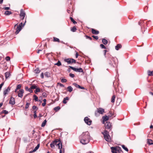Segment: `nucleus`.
Here are the masks:
<instances>
[{"label":"nucleus","mask_w":153,"mask_h":153,"mask_svg":"<svg viewBox=\"0 0 153 153\" xmlns=\"http://www.w3.org/2000/svg\"><path fill=\"white\" fill-rule=\"evenodd\" d=\"M30 104V103L27 102L26 104L25 105V108L26 109H27L28 108L29 105Z\"/></svg>","instance_id":"obj_45"},{"label":"nucleus","mask_w":153,"mask_h":153,"mask_svg":"<svg viewBox=\"0 0 153 153\" xmlns=\"http://www.w3.org/2000/svg\"><path fill=\"white\" fill-rule=\"evenodd\" d=\"M55 145L57 146L58 149H59L60 150H65L64 148L62 147V144L60 140L58 139H56L53 141L50 144L51 147L52 148H54Z\"/></svg>","instance_id":"obj_2"},{"label":"nucleus","mask_w":153,"mask_h":153,"mask_svg":"<svg viewBox=\"0 0 153 153\" xmlns=\"http://www.w3.org/2000/svg\"><path fill=\"white\" fill-rule=\"evenodd\" d=\"M32 108L33 110H37L38 109V107L35 105H33L32 107Z\"/></svg>","instance_id":"obj_43"},{"label":"nucleus","mask_w":153,"mask_h":153,"mask_svg":"<svg viewBox=\"0 0 153 153\" xmlns=\"http://www.w3.org/2000/svg\"><path fill=\"white\" fill-rule=\"evenodd\" d=\"M40 91V89L39 88H36V90L35 91V94H37V93L38 92H39Z\"/></svg>","instance_id":"obj_40"},{"label":"nucleus","mask_w":153,"mask_h":153,"mask_svg":"<svg viewBox=\"0 0 153 153\" xmlns=\"http://www.w3.org/2000/svg\"><path fill=\"white\" fill-rule=\"evenodd\" d=\"M46 122H47V121L46 120H45L42 122V124H46Z\"/></svg>","instance_id":"obj_57"},{"label":"nucleus","mask_w":153,"mask_h":153,"mask_svg":"<svg viewBox=\"0 0 153 153\" xmlns=\"http://www.w3.org/2000/svg\"><path fill=\"white\" fill-rule=\"evenodd\" d=\"M5 10H9L10 9V7H5L3 8Z\"/></svg>","instance_id":"obj_54"},{"label":"nucleus","mask_w":153,"mask_h":153,"mask_svg":"<svg viewBox=\"0 0 153 153\" xmlns=\"http://www.w3.org/2000/svg\"><path fill=\"white\" fill-rule=\"evenodd\" d=\"M147 143L149 145H152L153 144V141L150 139H148Z\"/></svg>","instance_id":"obj_31"},{"label":"nucleus","mask_w":153,"mask_h":153,"mask_svg":"<svg viewBox=\"0 0 153 153\" xmlns=\"http://www.w3.org/2000/svg\"><path fill=\"white\" fill-rule=\"evenodd\" d=\"M107 58L108 59L110 60L111 59L114 62H115V60L117 59V58H114L113 57H112L110 55H108V56Z\"/></svg>","instance_id":"obj_17"},{"label":"nucleus","mask_w":153,"mask_h":153,"mask_svg":"<svg viewBox=\"0 0 153 153\" xmlns=\"http://www.w3.org/2000/svg\"><path fill=\"white\" fill-rule=\"evenodd\" d=\"M76 27L75 26H74L71 29V31L73 32L76 31Z\"/></svg>","instance_id":"obj_41"},{"label":"nucleus","mask_w":153,"mask_h":153,"mask_svg":"<svg viewBox=\"0 0 153 153\" xmlns=\"http://www.w3.org/2000/svg\"><path fill=\"white\" fill-rule=\"evenodd\" d=\"M69 100V98L68 97H67L64 98L63 101V103L64 104H66L67 103V100Z\"/></svg>","instance_id":"obj_18"},{"label":"nucleus","mask_w":153,"mask_h":153,"mask_svg":"<svg viewBox=\"0 0 153 153\" xmlns=\"http://www.w3.org/2000/svg\"><path fill=\"white\" fill-rule=\"evenodd\" d=\"M103 52L104 53V55L105 57H106L105 56H106V53L107 52V51L106 50H104L103 51Z\"/></svg>","instance_id":"obj_55"},{"label":"nucleus","mask_w":153,"mask_h":153,"mask_svg":"<svg viewBox=\"0 0 153 153\" xmlns=\"http://www.w3.org/2000/svg\"><path fill=\"white\" fill-rule=\"evenodd\" d=\"M40 71L38 68H36L34 70V72L36 74H39Z\"/></svg>","instance_id":"obj_36"},{"label":"nucleus","mask_w":153,"mask_h":153,"mask_svg":"<svg viewBox=\"0 0 153 153\" xmlns=\"http://www.w3.org/2000/svg\"><path fill=\"white\" fill-rule=\"evenodd\" d=\"M44 75L45 76L48 78L51 76V74L49 72H46L45 73Z\"/></svg>","instance_id":"obj_21"},{"label":"nucleus","mask_w":153,"mask_h":153,"mask_svg":"<svg viewBox=\"0 0 153 153\" xmlns=\"http://www.w3.org/2000/svg\"><path fill=\"white\" fill-rule=\"evenodd\" d=\"M108 114V116L109 117H111L113 115V114L111 112H109Z\"/></svg>","instance_id":"obj_51"},{"label":"nucleus","mask_w":153,"mask_h":153,"mask_svg":"<svg viewBox=\"0 0 153 153\" xmlns=\"http://www.w3.org/2000/svg\"><path fill=\"white\" fill-rule=\"evenodd\" d=\"M68 91L70 92H71L73 91V88L71 86H69L67 87Z\"/></svg>","instance_id":"obj_25"},{"label":"nucleus","mask_w":153,"mask_h":153,"mask_svg":"<svg viewBox=\"0 0 153 153\" xmlns=\"http://www.w3.org/2000/svg\"><path fill=\"white\" fill-rule=\"evenodd\" d=\"M33 116H34V118H35L37 117V116L36 114H34Z\"/></svg>","instance_id":"obj_61"},{"label":"nucleus","mask_w":153,"mask_h":153,"mask_svg":"<svg viewBox=\"0 0 153 153\" xmlns=\"http://www.w3.org/2000/svg\"><path fill=\"white\" fill-rule=\"evenodd\" d=\"M84 121L87 124H91L92 123V120H90V118L87 117H85Z\"/></svg>","instance_id":"obj_7"},{"label":"nucleus","mask_w":153,"mask_h":153,"mask_svg":"<svg viewBox=\"0 0 153 153\" xmlns=\"http://www.w3.org/2000/svg\"><path fill=\"white\" fill-rule=\"evenodd\" d=\"M10 88H11L9 86L6 90L4 91L3 94L4 96H5L7 94H8L10 90Z\"/></svg>","instance_id":"obj_9"},{"label":"nucleus","mask_w":153,"mask_h":153,"mask_svg":"<svg viewBox=\"0 0 153 153\" xmlns=\"http://www.w3.org/2000/svg\"><path fill=\"white\" fill-rule=\"evenodd\" d=\"M92 37L94 39H95L96 40H97L98 39V37L97 36H96L94 35H93L92 36Z\"/></svg>","instance_id":"obj_49"},{"label":"nucleus","mask_w":153,"mask_h":153,"mask_svg":"<svg viewBox=\"0 0 153 153\" xmlns=\"http://www.w3.org/2000/svg\"><path fill=\"white\" fill-rule=\"evenodd\" d=\"M102 118L103 119L102 121V123L103 124L105 123V122L107 121L108 120V117L106 115L103 116Z\"/></svg>","instance_id":"obj_12"},{"label":"nucleus","mask_w":153,"mask_h":153,"mask_svg":"<svg viewBox=\"0 0 153 153\" xmlns=\"http://www.w3.org/2000/svg\"><path fill=\"white\" fill-rule=\"evenodd\" d=\"M122 47V45L120 44H118L115 47V49L117 50H118L120 48Z\"/></svg>","instance_id":"obj_19"},{"label":"nucleus","mask_w":153,"mask_h":153,"mask_svg":"<svg viewBox=\"0 0 153 153\" xmlns=\"http://www.w3.org/2000/svg\"><path fill=\"white\" fill-rule=\"evenodd\" d=\"M39 144H38L35 147V148L33 149V152L36 151L39 148Z\"/></svg>","instance_id":"obj_27"},{"label":"nucleus","mask_w":153,"mask_h":153,"mask_svg":"<svg viewBox=\"0 0 153 153\" xmlns=\"http://www.w3.org/2000/svg\"><path fill=\"white\" fill-rule=\"evenodd\" d=\"M111 149L112 153H118L119 151L121 150V148L120 147H111Z\"/></svg>","instance_id":"obj_6"},{"label":"nucleus","mask_w":153,"mask_h":153,"mask_svg":"<svg viewBox=\"0 0 153 153\" xmlns=\"http://www.w3.org/2000/svg\"><path fill=\"white\" fill-rule=\"evenodd\" d=\"M5 76L6 79H7L10 76V72L8 71H7L5 73Z\"/></svg>","instance_id":"obj_20"},{"label":"nucleus","mask_w":153,"mask_h":153,"mask_svg":"<svg viewBox=\"0 0 153 153\" xmlns=\"http://www.w3.org/2000/svg\"><path fill=\"white\" fill-rule=\"evenodd\" d=\"M24 93V90L23 89L19 90V92L18 93V96L19 97L22 98L23 96V94Z\"/></svg>","instance_id":"obj_10"},{"label":"nucleus","mask_w":153,"mask_h":153,"mask_svg":"<svg viewBox=\"0 0 153 153\" xmlns=\"http://www.w3.org/2000/svg\"><path fill=\"white\" fill-rule=\"evenodd\" d=\"M31 89H36L37 88V86L35 84L33 85H32L30 87Z\"/></svg>","instance_id":"obj_37"},{"label":"nucleus","mask_w":153,"mask_h":153,"mask_svg":"<svg viewBox=\"0 0 153 153\" xmlns=\"http://www.w3.org/2000/svg\"><path fill=\"white\" fill-rule=\"evenodd\" d=\"M69 67L72 69L73 71L76 72H79L83 73V69L81 68H75L71 66H69Z\"/></svg>","instance_id":"obj_5"},{"label":"nucleus","mask_w":153,"mask_h":153,"mask_svg":"<svg viewBox=\"0 0 153 153\" xmlns=\"http://www.w3.org/2000/svg\"><path fill=\"white\" fill-rule=\"evenodd\" d=\"M115 96L113 95L111 99V102L112 103L114 102L115 101Z\"/></svg>","instance_id":"obj_32"},{"label":"nucleus","mask_w":153,"mask_h":153,"mask_svg":"<svg viewBox=\"0 0 153 153\" xmlns=\"http://www.w3.org/2000/svg\"><path fill=\"white\" fill-rule=\"evenodd\" d=\"M85 37H86V39H89L90 40H92V38L91 37H90V36H85Z\"/></svg>","instance_id":"obj_52"},{"label":"nucleus","mask_w":153,"mask_h":153,"mask_svg":"<svg viewBox=\"0 0 153 153\" xmlns=\"http://www.w3.org/2000/svg\"><path fill=\"white\" fill-rule=\"evenodd\" d=\"M25 11L22 9H21L20 10V17H25Z\"/></svg>","instance_id":"obj_13"},{"label":"nucleus","mask_w":153,"mask_h":153,"mask_svg":"<svg viewBox=\"0 0 153 153\" xmlns=\"http://www.w3.org/2000/svg\"><path fill=\"white\" fill-rule=\"evenodd\" d=\"M149 93L150 94H151L153 96V93L150 91V92H149Z\"/></svg>","instance_id":"obj_64"},{"label":"nucleus","mask_w":153,"mask_h":153,"mask_svg":"<svg viewBox=\"0 0 153 153\" xmlns=\"http://www.w3.org/2000/svg\"><path fill=\"white\" fill-rule=\"evenodd\" d=\"M102 133L103 134L106 141L108 142H110L111 141L110 136L109 135L108 132L106 130H105L104 132H102Z\"/></svg>","instance_id":"obj_3"},{"label":"nucleus","mask_w":153,"mask_h":153,"mask_svg":"<svg viewBox=\"0 0 153 153\" xmlns=\"http://www.w3.org/2000/svg\"><path fill=\"white\" fill-rule=\"evenodd\" d=\"M58 84L60 86H61V87H64V85L62 83H58Z\"/></svg>","instance_id":"obj_53"},{"label":"nucleus","mask_w":153,"mask_h":153,"mask_svg":"<svg viewBox=\"0 0 153 153\" xmlns=\"http://www.w3.org/2000/svg\"><path fill=\"white\" fill-rule=\"evenodd\" d=\"M22 27H20V26H17V28L16 29V31L15 33L16 34H18L19 31L22 29Z\"/></svg>","instance_id":"obj_15"},{"label":"nucleus","mask_w":153,"mask_h":153,"mask_svg":"<svg viewBox=\"0 0 153 153\" xmlns=\"http://www.w3.org/2000/svg\"><path fill=\"white\" fill-rule=\"evenodd\" d=\"M122 148L124 150H125V151H126L127 152H128V148H127L124 145H122Z\"/></svg>","instance_id":"obj_34"},{"label":"nucleus","mask_w":153,"mask_h":153,"mask_svg":"<svg viewBox=\"0 0 153 153\" xmlns=\"http://www.w3.org/2000/svg\"><path fill=\"white\" fill-rule=\"evenodd\" d=\"M55 65H56L58 66H60L61 65V62L59 60L57 62V63L55 64Z\"/></svg>","instance_id":"obj_38"},{"label":"nucleus","mask_w":153,"mask_h":153,"mask_svg":"<svg viewBox=\"0 0 153 153\" xmlns=\"http://www.w3.org/2000/svg\"><path fill=\"white\" fill-rule=\"evenodd\" d=\"M69 76L72 78H74L75 76L74 75V74L71 73L69 74Z\"/></svg>","instance_id":"obj_50"},{"label":"nucleus","mask_w":153,"mask_h":153,"mask_svg":"<svg viewBox=\"0 0 153 153\" xmlns=\"http://www.w3.org/2000/svg\"><path fill=\"white\" fill-rule=\"evenodd\" d=\"M40 76L42 79H43L44 78V73H42L41 74Z\"/></svg>","instance_id":"obj_56"},{"label":"nucleus","mask_w":153,"mask_h":153,"mask_svg":"<svg viewBox=\"0 0 153 153\" xmlns=\"http://www.w3.org/2000/svg\"><path fill=\"white\" fill-rule=\"evenodd\" d=\"M100 47L102 48V49H105L106 48V47H105V46L104 45L102 44H101L100 45Z\"/></svg>","instance_id":"obj_42"},{"label":"nucleus","mask_w":153,"mask_h":153,"mask_svg":"<svg viewBox=\"0 0 153 153\" xmlns=\"http://www.w3.org/2000/svg\"><path fill=\"white\" fill-rule=\"evenodd\" d=\"M91 32L92 33L94 34L97 35L99 33V32L98 30H96L94 29H92Z\"/></svg>","instance_id":"obj_16"},{"label":"nucleus","mask_w":153,"mask_h":153,"mask_svg":"<svg viewBox=\"0 0 153 153\" xmlns=\"http://www.w3.org/2000/svg\"><path fill=\"white\" fill-rule=\"evenodd\" d=\"M70 19L71 22H72L74 24H75L77 23V22L74 20L73 18L70 17Z\"/></svg>","instance_id":"obj_35"},{"label":"nucleus","mask_w":153,"mask_h":153,"mask_svg":"<svg viewBox=\"0 0 153 153\" xmlns=\"http://www.w3.org/2000/svg\"><path fill=\"white\" fill-rule=\"evenodd\" d=\"M61 82H67V80L65 79H62L61 80Z\"/></svg>","instance_id":"obj_48"},{"label":"nucleus","mask_w":153,"mask_h":153,"mask_svg":"<svg viewBox=\"0 0 153 153\" xmlns=\"http://www.w3.org/2000/svg\"><path fill=\"white\" fill-rule=\"evenodd\" d=\"M22 87V85L21 84L18 85L16 87L17 89H20Z\"/></svg>","instance_id":"obj_39"},{"label":"nucleus","mask_w":153,"mask_h":153,"mask_svg":"<svg viewBox=\"0 0 153 153\" xmlns=\"http://www.w3.org/2000/svg\"><path fill=\"white\" fill-rule=\"evenodd\" d=\"M25 89L26 91H28L30 92V93H32L33 92V91L31 89V88H28L27 86L26 87Z\"/></svg>","instance_id":"obj_28"},{"label":"nucleus","mask_w":153,"mask_h":153,"mask_svg":"<svg viewBox=\"0 0 153 153\" xmlns=\"http://www.w3.org/2000/svg\"><path fill=\"white\" fill-rule=\"evenodd\" d=\"M97 112L100 114H102L104 112V109L102 108H99L97 109Z\"/></svg>","instance_id":"obj_14"},{"label":"nucleus","mask_w":153,"mask_h":153,"mask_svg":"<svg viewBox=\"0 0 153 153\" xmlns=\"http://www.w3.org/2000/svg\"><path fill=\"white\" fill-rule=\"evenodd\" d=\"M1 113H4L5 114H7L8 113V111L6 110H4L1 112Z\"/></svg>","instance_id":"obj_44"},{"label":"nucleus","mask_w":153,"mask_h":153,"mask_svg":"<svg viewBox=\"0 0 153 153\" xmlns=\"http://www.w3.org/2000/svg\"><path fill=\"white\" fill-rule=\"evenodd\" d=\"M148 73L149 76H153V71H148Z\"/></svg>","instance_id":"obj_26"},{"label":"nucleus","mask_w":153,"mask_h":153,"mask_svg":"<svg viewBox=\"0 0 153 153\" xmlns=\"http://www.w3.org/2000/svg\"><path fill=\"white\" fill-rule=\"evenodd\" d=\"M10 57L9 56H7L5 58V59L7 61H9L10 60Z\"/></svg>","instance_id":"obj_46"},{"label":"nucleus","mask_w":153,"mask_h":153,"mask_svg":"<svg viewBox=\"0 0 153 153\" xmlns=\"http://www.w3.org/2000/svg\"><path fill=\"white\" fill-rule=\"evenodd\" d=\"M64 61L67 62L68 64H71L72 63H75L76 61L75 60L72 58H68L65 59Z\"/></svg>","instance_id":"obj_4"},{"label":"nucleus","mask_w":153,"mask_h":153,"mask_svg":"<svg viewBox=\"0 0 153 153\" xmlns=\"http://www.w3.org/2000/svg\"><path fill=\"white\" fill-rule=\"evenodd\" d=\"M9 103L12 105H14L15 103V99L14 98L11 97L9 101Z\"/></svg>","instance_id":"obj_8"},{"label":"nucleus","mask_w":153,"mask_h":153,"mask_svg":"<svg viewBox=\"0 0 153 153\" xmlns=\"http://www.w3.org/2000/svg\"><path fill=\"white\" fill-rule=\"evenodd\" d=\"M42 95L45 98L46 97H47V94L45 92H43L42 94Z\"/></svg>","instance_id":"obj_47"},{"label":"nucleus","mask_w":153,"mask_h":153,"mask_svg":"<svg viewBox=\"0 0 153 153\" xmlns=\"http://www.w3.org/2000/svg\"><path fill=\"white\" fill-rule=\"evenodd\" d=\"M43 102H45V103H46V99H44L43 100Z\"/></svg>","instance_id":"obj_63"},{"label":"nucleus","mask_w":153,"mask_h":153,"mask_svg":"<svg viewBox=\"0 0 153 153\" xmlns=\"http://www.w3.org/2000/svg\"><path fill=\"white\" fill-rule=\"evenodd\" d=\"M102 43L105 45H106L108 43L107 40L105 39H102Z\"/></svg>","instance_id":"obj_24"},{"label":"nucleus","mask_w":153,"mask_h":153,"mask_svg":"<svg viewBox=\"0 0 153 153\" xmlns=\"http://www.w3.org/2000/svg\"><path fill=\"white\" fill-rule=\"evenodd\" d=\"M73 85L76 87L78 88L81 89H85V88L83 87H82L79 85L77 84L76 83H74L73 84Z\"/></svg>","instance_id":"obj_11"},{"label":"nucleus","mask_w":153,"mask_h":153,"mask_svg":"<svg viewBox=\"0 0 153 153\" xmlns=\"http://www.w3.org/2000/svg\"><path fill=\"white\" fill-rule=\"evenodd\" d=\"M65 152V150H59V153H62V152L64 153Z\"/></svg>","instance_id":"obj_59"},{"label":"nucleus","mask_w":153,"mask_h":153,"mask_svg":"<svg viewBox=\"0 0 153 153\" xmlns=\"http://www.w3.org/2000/svg\"><path fill=\"white\" fill-rule=\"evenodd\" d=\"M53 41L54 42H60V40L59 39L56 38V37H53Z\"/></svg>","instance_id":"obj_30"},{"label":"nucleus","mask_w":153,"mask_h":153,"mask_svg":"<svg viewBox=\"0 0 153 153\" xmlns=\"http://www.w3.org/2000/svg\"><path fill=\"white\" fill-rule=\"evenodd\" d=\"M12 14V12L8 10L4 12V14L6 15H9Z\"/></svg>","instance_id":"obj_23"},{"label":"nucleus","mask_w":153,"mask_h":153,"mask_svg":"<svg viewBox=\"0 0 153 153\" xmlns=\"http://www.w3.org/2000/svg\"><path fill=\"white\" fill-rule=\"evenodd\" d=\"M46 103L43 102L42 103V105L43 106H44L46 105Z\"/></svg>","instance_id":"obj_60"},{"label":"nucleus","mask_w":153,"mask_h":153,"mask_svg":"<svg viewBox=\"0 0 153 153\" xmlns=\"http://www.w3.org/2000/svg\"><path fill=\"white\" fill-rule=\"evenodd\" d=\"M79 56L78 53L77 52H76V58H77L78 56Z\"/></svg>","instance_id":"obj_58"},{"label":"nucleus","mask_w":153,"mask_h":153,"mask_svg":"<svg viewBox=\"0 0 153 153\" xmlns=\"http://www.w3.org/2000/svg\"><path fill=\"white\" fill-rule=\"evenodd\" d=\"M60 108L59 106H57L55 107L54 108V110L56 111H57L58 110H59Z\"/></svg>","instance_id":"obj_33"},{"label":"nucleus","mask_w":153,"mask_h":153,"mask_svg":"<svg viewBox=\"0 0 153 153\" xmlns=\"http://www.w3.org/2000/svg\"><path fill=\"white\" fill-rule=\"evenodd\" d=\"M111 125H106V126H105V130H106V129H109L110 130H111Z\"/></svg>","instance_id":"obj_22"},{"label":"nucleus","mask_w":153,"mask_h":153,"mask_svg":"<svg viewBox=\"0 0 153 153\" xmlns=\"http://www.w3.org/2000/svg\"><path fill=\"white\" fill-rule=\"evenodd\" d=\"M33 97L34 98V100L35 101H39L38 97L35 94L33 95Z\"/></svg>","instance_id":"obj_29"},{"label":"nucleus","mask_w":153,"mask_h":153,"mask_svg":"<svg viewBox=\"0 0 153 153\" xmlns=\"http://www.w3.org/2000/svg\"><path fill=\"white\" fill-rule=\"evenodd\" d=\"M90 136L88 131L83 132L80 136V143L83 145H85L90 141Z\"/></svg>","instance_id":"obj_1"},{"label":"nucleus","mask_w":153,"mask_h":153,"mask_svg":"<svg viewBox=\"0 0 153 153\" xmlns=\"http://www.w3.org/2000/svg\"><path fill=\"white\" fill-rule=\"evenodd\" d=\"M22 22H21V23H20L19 24V25L18 26H20V27H22Z\"/></svg>","instance_id":"obj_62"}]
</instances>
